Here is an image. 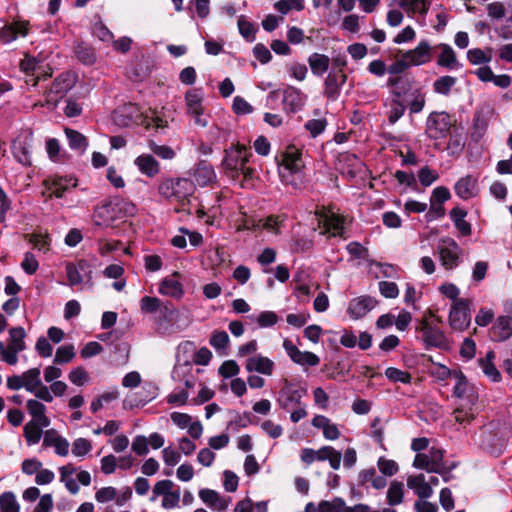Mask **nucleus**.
<instances>
[{
	"mask_svg": "<svg viewBox=\"0 0 512 512\" xmlns=\"http://www.w3.org/2000/svg\"><path fill=\"white\" fill-rule=\"evenodd\" d=\"M158 195L170 204L184 207L195 192L194 183L187 178H162L157 185Z\"/></svg>",
	"mask_w": 512,
	"mask_h": 512,
	"instance_id": "obj_1",
	"label": "nucleus"
},
{
	"mask_svg": "<svg viewBox=\"0 0 512 512\" xmlns=\"http://www.w3.org/2000/svg\"><path fill=\"white\" fill-rule=\"evenodd\" d=\"M251 155V152L245 145H237L227 149L222 162L225 174L232 179L238 178L241 174L245 180L253 179L254 169L247 166Z\"/></svg>",
	"mask_w": 512,
	"mask_h": 512,
	"instance_id": "obj_2",
	"label": "nucleus"
},
{
	"mask_svg": "<svg viewBox=\"0 0 512 512\" xmlns=\"http://www.w3.org/2000/svg\"><path fill=\"white\" fill-rule=\"evenodd\" d=\"M26 332L23 327L9 329L7 343L0 341V361L15 366L19 362V354L26 349Z\"/></svg>",
	"mask_w": 512,
	"mask_h": 512,
	"instance_id": "obj_3",
	"label": "nucleus"
},
{
	"mask_svg": "<svg viewBox=\"0 0 512 512\" xmlns=\"http://www.w3.org/2000/svg\"><path fill=\"white\" fill-rule=\"evenodd\" d=\"M456 119L444 111H434L429 114L426 121V134L430 139L445 138L455 125Z\"/></svg>",
	"mask_w": 512,
	"mask_h": 512,
	"instance_id": "obj_4",
	"label": "nucleus"
},
{
	"mask_svg": "<svg viewBox=\"0 0 512 512\" xmlns=\"http://www.w3.org/2000/svg\"><path fill=\"white\" fill-rule=\"evenodd\" d=\"M443 458V450L432 447L428 453L416 454L413 461V467L426 470L430 473H442L445 470Z\"/></svg>",
	"mask_w": 512,
	"mask_h": 512,
	"instance_id": "obj_5",
	"label": "nucleus"
},
{
	"mask_svg": "<svg viewBox=\"0 0 512 512\" xmlns=\"http://www.w3.org/2000/svg\"><path fill=\"white\" fill-rule=\"evenodd\" d=\"M470 305L469 299H461L452 303L448 321L454 331L462 332L469 327L471 322Z\"/></svg>",
	"mask_w": 512,
	"mask_h": 512,
	"instance_id": "obj_6",
	"label": "nucleus"
},
{
	"mask_svg": "<svg viewBox=\"0 0 512 512\" xmlns=\"http://www.w3.org/2000/svg\"><path fill=\"white\" fill-rule=\"evenodd\" d=\"M437 249L439 252L441 265L445 269L452 270L458 266L462 254V249L454 239L449 237L442 238L438 244Z\"/></svg>",
	"mask_w": 512,
	"mask_h": 512,
	"instance_id": "obj_7",
	"label": "nucleus"
},
{
	"mask_svg": "<svg viewBox=\"0 0 512 512\" xmlns=\"http://www.w3.org/2000/svg\"><path fill=\"white\" fill-rule=\"evenodd\" d=\"M118 205L115 200H105L96 206L93 212V222L97 226L108 227L118 219Z\"/></svg>",
	"mask_w": 512,
	"mask_h": 512,
	"instance_id": "obj_8",
	"label": "nucleus"
},
{
	"mask_svg": "<svg viewBox=\"0 0 512 512\" xmlns=\"http://www.w3.org/2000/svg\"><path fill=\"white\" fill-rule=\"evenodd\" d=\"M95 500L100 504L114 501L117 506H124L132 497L130 487H125L121 492L113 486L102 487L95 492Z\"/></svg>",
	"mask_w": 512,
	"mask_h": 512,
	"instance_id": "obj_9",
	"label": "nucleus"
},
{
	"mask_svg": "<svg viewBox=\"0 0 512 512\" xmlns=\"http://www.w3.org/2000/svg\"><path fill=\"white\" fill-rule=\"evenodd\" d=\"M305 394V389L297 388L295 384L284 379L278 402L283 409L290 410L295 405L302 403L301 399Z\"/></svg>",
	"mask_w": 512,
	"mask_h": 512,
	"instance_id": "obj_10",
	"label": "nucleus"
},
{
	"mask_svg": "<svg viewBox=\"0 0 512 512\" xmlns=\"http://www.w3.org/2000/svg\"><path fill=\"white\" fill-rule=\"evenodd\" d=\"M416 330L422 332V340L427 347L444 348L447 346L445 334L440 329L432 326L427 319H422Z\"/></svg>",
	"mask_w": 512,
	"mask_h": 512,
	"instance_id": "obj_11",
	"label": "nucleus"
},
{
	"mask_svg": "<svg viewBox=\"0 0 512 512\" xmlns=\"http://www.w3.org/2000/svg\"><path fill=\"white\" fill-rule=\"evenodd\" d=\"M283 348L290 359L298 365L314 367L320 363V358L315 353L299 350L289 339L283 341Z\"/></svg>",
	"mask_w": 512,
	"mask_h": 512,
	"instance_id": "obj_12",
	"label": "nucleus"
},
{
	"mask_svg": "<svg viewBox=\"0 0 512 512\" xmlns=\"http://www.w3.org/2000/svg\"><path fill=\"white\" fill-rule=\"evenodd\" d=\"M307 96L294 86H287L283 90V109L288 114L299 112L303 109Z\"/></svg>",
	"mask_w": 512,
	"mask_h": 512,
	"instance_id": "obj_13",
	"label": "nucleus"
},
{
	"mask_svg": "<svg viewBox=\"0 0 512 512\" xmlns=\"http://www.w3.org/2000/svg\"><path fill=\"white\" fill-rule=\"evenodd\" d=\"M244 365L248 373H258L268 377L272 376L275 370V362L262 354L249 356Z\"/></svg>",
	"mask_w": 512,
	"mask_h": 512,
	"instance_id": "obj_14",
	"label": "nucleus"
},
{
	"mask_svg": "<svg viewBox=\"0 0 512 512\" xmlns=\"http://www.w3.org/2000/svg\"><path fill=\"white\" fill-rule=\"evenodd\" d=\"M346 80L347 75L343 71L331 70L324 81V96L332 101L338 99L340 90Z\"/></svg>",
	"mask_w": 512,
	"mask_h": 512,
	"instance_id": "obj_15",
	"label": "nucleus"
},
{
	"mask_svg": "<svg viewBox=\"0 0 512 512\" xmlns=\"http://www.w3.org/2000/svg\"><path fill=\"white\" fill-rule=\"evenodd\" d=\"M406 60L410 66H421L432 60V47L427 40H422L411 50L404 52Z\"/></svg>",
	"mask_w": 512,
	"mask_h": 512,
	"instance_id": "obj_16",
	"label": "nucleus"
},
{
	"mask_svg": "<svg viewBox=\"0 0 512 512\" xmlns=\"http://www.w3.org/2000/svg\"><path fill=\"white\" fill-rule=\"evenodd\" d=\"M455 378L454 395L464 404L475 405L478 400V395L469 384L467 378L462 373L457 374Z\"/></svg>",
	"mask_w": 512,
	"mask_h": 512,
	"instance_id": "obj_17",
	"label": "nucleus"
},
{
	"mask_svg": "<svg viewBox=\"0 0 512 512\" xmlns=\"http://www.w3.org/2000/svg\"><path fill=\"white\" fill-rule=\"evenodd\" d=\"M46 187L57 198H61L65 193L77 186V179L73 177H53L45 180Z\"/></svg>",
	"mask_w": 512,
	"mask_h": 512,
	"instance_id": "obj_18",
	"label": "nucleus"
},
{
	"mask_svg": "<svg viewBox=\"0 0 512 512\" xmlns=\"http://www.w3.org/2000/svg\"><path fill=\"white\" fill-rule=\"evenodd\" d=\"M159 293L174 299L182 298L184 295V288L183 284L179 280V274L177 272L161 281Z\"/></svg>",
	"mask_w": 512,
	"mask_h": 512,
	"instance_id": "obj_19",
	"label": "nucleus"
},
{
	"mask_svg": "<svg viewBox=\"0 0 512 512\" xmlns=\"http://www.w3.org/2000/svg\"><path fill=\"white\" fill-rule=\"evenodd\" d=\"M376 304L377 301L370 296L354 298L349 303L348 313L353 319H360L371 311Z\"/></svg>",
	"mask_w": 512,
	"mask_h": 512,
	"instance_id": "obj_20",
	"label": "nucleus"
},
{
	"mask_svg": "<svg viewBox=\"0 0 512 512\" xmlns=\"http://www.w3.org/2000/svg\"><path fill=\"white\" fill-rule=\"evenodd\" d=\"M437 48L440 50L436 61L439 67L447 70H457L462 67L461 63L457 59L456 52L450 45L441 43Z\"/></svg>",
	"mask_w": 512,
	"mask_h": 512,
	"instance_id": "obj_21",
	"label": "nucleus"
},
{
	"mask_svg": "<svg viewBox=\"0 0 512 512\" xmlns=\"http://www.w3.org/2000/svg\"><path fill=\"white\" fill-rule=\"evenodd\" d=\"M43 445L54 447L55 453L62 457L67 456L69 453V442L60 436L55 429H49L44 433Z\"/></svg>",
	"mask_w": 512,
	"mask_h": 512,
	"instance_id": "obj_22",
	"label": "nucleus"
},
{
	"mask_svg": "<svg viewBox=\"0 0 512 512\" xmlns=\"http://www.w3.org/2000/svg\"><path fill=\"white\" fill-rule=\"evenodd\" d=\"M199 497L210 508L220 512L226 511L231 502L230 497H222L215 490L207 488L199 491Z\"/></svg>",
	"mask_w": 512,
	"mask_h": 512,
	"instance_id": "obj_23",
	"label": "nucleus"
},
{
	"mask_svg": "<svg viewBox=\"0 0 512 512\" xmlns=\"http://www.w3.org/2000/svg\"><path fill=\"white\" fill-rule=\"evenodd\" d=\"M134 165L146 177L154 178L160 173L159 162L150 154H141L134 160Z\"/></svg>",
	"mask_w": 512,
	"mask_h": 512,
	"instance_id": "obj_24",
	"label": "nucleus"
},
{
	"mask_svg": "<svg viewBox=\"0 0 512 512\" xmlns=\"http://www.w3.org/2000/svg\"><path fill=\"white\" fill-rule=\"evenodd\" d=\"M29 32L28 23L17 21L7 24L0 29V40L4 43H10L17 37H25Z\"/></svg>",
	"mask_w": 512,
	"mask_h": 512,
	"instance_id": "obj_25",
	"label": "nucleus"
},
{
	"mask_svg": "<svg viewBox=\"0 0 512 512\" xmlns=\"http://www.w3.org/2000/svg\"><path fill=\"white\" fill-rule=\"evenodd\" d=\"M26 408L31 416L29 422L45 427L50 425V419L46 416V406L42 402L37 399H29L26 402Z\"/></svg>",
	"mask_w": 512,
	"mask_h": 512,
	"instance_id": "obj_26",
	"label": "nucleus"
},
{
	"mask_svg": "<svg viewBox=\"0 0 512 512\" xmlns=\"http://www.w3.org/2000/svg\"><path fill=\"white\" fill-rule=\"evenodd\" d=\"M303 165L301 152L295 146H288L282 155L281 166L291 173H297Z\"/></svg>",
	"mask_w": 512,
	"mask_h": 512,
	"instance_id": "obj_27",
	"label": "nucleus"
},
{
	"mask_svg": "<svg viewBox=\"0 0 512 512\" xmlns=\"http://www.w3.org/2000/svg\"><path fill=\"white\" fill-rule=\"evenodd\" d=\"M407 486L412 489L420 499H428L433 495V489L427 482L424 474L409 476Z\"/></svg>",
	"mask_w": 512,
	"mask_h": 512,
	"instance_id": "obj_28",
	"label": "nucleus"
},
{
	"mask_svg": "<svg viewBox=\"0 0 512 512\" xmlns=\"http://www.w3.org/2000/svg\"><path fill=\"white\" fill-rule=\"evenodd\" d=\"M311 423L313 427L322 429L323 436L327 440H336L340 437V431L337 425L332 423L331 420L324 415H316Z\"/></svg>",
	"mask_w": 512,
	"mask_h": 512,
	"instance_id": "obj_29",
	"label": "nucleus"
},
{
	"mask_svg": "<svg viewBox=\"0 0 512 512\" xmlns=\"http://www.w3.org/2000/svg\"><path fill=\"white\" fill-rule=\"evenodd\" d=\"M512 336V318L500 316L492 327V339L495 341H505Z\"/></svg>",
	"mask_w": 512,
	"mask_h": 512,
	"instance_id": "obj_30",
	"label": "nucleus"
},
{
	"mask_svg": "<svg viewBox=\"0 0 512 512\" xmlns=\"http://www.w3.org/2000/svg\"><path fill=\"white\" fill-rule=\"evenodd\" d=\"M454 189L461 199H470L477 194V180L470 175L465 176L456 182Z\"/></svg>",
	"mask_w": 512,
	"mask_h": 512,
	"instance_id": "obj_31",
	"label": "nucleus"
},
{
	"mask_svg": "<svg viewBox=\"0 0 512 512\" xmlns=\"http://www.w3.org/2000/svg\"><path fill=\"white\" fill-rule=\"evenodd\" d=\"M203 93L201 89H192L185 94V104L188 114H203L204 108L202 105Z\"/></svg>",
	"mask_w": 512,
	"mask_h": 512,
	"instance_id": "obj_32",
	"label": "nucleus"
},
{
	"mask_svg": "<svg viewBox=\"0 0 512 512\" xmlns=\"http://www.w3.org/2000/svg\"><path fill=\"white\" fill-rule=\"evenodd\" d=\"M76 467L69 463L59 468L60 481L64 484L65 488L73 495L77 494L80 490L79 485L73 478L76 472Z\"/></svg>",
	"mask_w": 512,
	"mask_h": 512,
	"instance_id": "obj_33",
	"label": "nucleus"
},
{
	"mask_svg": "<svg viewBox=\"0 0 512 512\" xmlns=\"http://www.w3.org/2000/svg\"><path fill=\"white\" fill-rule=\"evenodd\" d=\"M341 459V453L334 449L332 446H324L319 450H316V460L329 461L331 468L334 470H338L340 468Z\"/></svg>",
	"mask_w": 512,
	"mask_h": 512,
	"instance_id": "obj_34",
	"label": "nucleus"
},
{
	"mask_svg": "<svg viewBox=\"0 0 512 512\" xmlns=\"http://www.w3.org/2000/svg\"><path fill=\"white\" fill-rule=\"evenodd\" d=\"M324 233H329L331 236H341L343 234L344 219L332 212L325 214L322 219Z\"/></svg>",
	"mask_w": 512,
	"mask_h": 512,
	"instance_id": "obj_35",
	"label": "nucleus"
},
{
	"mask_svg": "<svg viewBox=\"0 0 512 512\" xmlns=\"http://www.w3.org/2000/svg\"><path fill=\"white\" fill-rule=\"evenodd\" d=\"M65 134L68 139L69 147L72 150L79 152L80 154L84 153L88 147L87 138L80 132L66 128Z\"/></svg>",
	"mask_w": 512,
	"mask_h": 512,
	"instance_id": "obj_36",
	"label": "nucleus"
},
{
	"mask_svg": "<svg viewBox=\"0 0 512 512\" xmlns=\"http://www.w3.org/2000/svg\"><path fill=\"white\" fill-rule=\"evenodd\" d=\"M397 4L407 13L425 15L429 10L430 0H397Z\"/></svg>",
	"mask_w": 512,
	"mask_h": 512,
	"instance_id": "obj_37",
	"label": "nucleus"
},
{
	"mask_svg": "<svg viewBox=\"0 0 512 512\" xmlns=\"http://www.w3.org/2000/svg\"><path fill=\"white\" fill-rule=\"evenodd\" d=\"M311 71L316 76H322L329 68L330 59L327 55L313 53L308 58Z\"/></svg>",
	"mask_w": 512,
	"mask_h": 512,
	"instance_id": "obj_38",
	"label": "nucleus"
},
{
	"mask_svg": "<svg viewBox=\"0 0 512 512\" xmlns=\"http://www.w3.org/2000/svg\"><path fill=\"white\" fill-rule=\"evenodd\" d=\"M21 378L23 379L24 389L31 393L41 385L40 368L35 367L23 372Z\"/></svg>",
	"mask_w": 512,
	"mask_h": 512,
	"instance_id": "obj_39",
	"label": "nucleus"
},
{
	"mask_svg": "<svg viewBox=\"0 0 512 512\" xmlns=\"http://www.w3.org/2000/svg\"><path fill=\"white\" fill-rule=\"evenodd\" d=\"M494 358L495 353L493 351H489L485 358L479 360V364L487 377H489L494 382H498L501 378V375L493 363Z\"/></svg>",
	"mask_w": 512,
	"mask_h": 512,
	"instance_id": "obj_40",
	"label": "nucleus"
},
{
	"mask_svg": "<svg viewBox=\"0 0 512 512\" xmlns=\"http://www.w3.org/2000/svg\"><path fill=\"white\" fill-rule=\"evenodd\" d=\"M467 212L461 208H453L450 211V217L454 222L456 228L464 236L471 234V225L465 220Z\"/></svg>",
	"mask_w": 512,
	"mask_h": 512,
	"instance_id": "obj_41",
	"label": "nucleus"
},
{
	"mask_svg": "<svg viewBox=\"0 0 512 512\" xmlns=\"http://www.w3.org/2000/svg\"><path fill=\"white\" fill-rule=\"evenodd\" d=\"M44 428L46 427L35 424L34 422H27L25 424L23 434L29 446L35 445L40 441Z\"/></svg>",
	"mask_w": 512,
	"mask_h": 512,
	"instance_id": "obj_42",
	"label": "nucleus"
},
{
	"mask_svg": "<svg viewBox=\"0 0 512 512\" xmlns=\"http://www.w3.org/2000/svg\"><path fill=\"white\" fill-rule=\"evenodd\" d=\"M85 268V263L80 261L78 264L67 263L65 270L68 279V283L70 286L79 285L83 282V277L81 272Z\"/></svg>",
	"mask_w": 512,
	"mask_h": 512,
	"instance_id": "obj_43",
	"label": "nucleus"
},
{
	"mask_svg": "<svg viewBox=\"0 0 512 512\" xmlns=\"http://www.w3.org/2000/svg\"><path fill=\"white\" fill-rule=\"evenodd\" d=\"M457 78L450 76V75H444L439 78H437L433 83V90L435 93L440 95L447 96L451 89L456 85Z\"/></svg>",
	"mask_w": 512,
	"mask_h": 512,
	"instance_id": "obj_44",
	"label": "nucleus"
},
{
	"mask_svg": "<svg viewBox=\"0 0 512 512\" xmlns=\"http://www.w3.org/2000/svg\"><path fill=\"white\" fill-rule=\"evenodd\" d=\"M404 484L402 482H391L387 491V502L391 506L399 505L403 501Z\"/></svg>",
	"mask_w": 512,
	"mask_h": 512,
	"instance_id": "obj_45",
	"label": "nucleus"
},
{
	"mask_svg": "<svg viewBox=\"0 0 512 512\" xmlns=\"http://www.w3.org/2000/svg\"><path fill=\"white\" fill-rule=\"evenodd\" d=\"M1 512H19L20 506L13 492L7 491L0 495Z\"/></svg>",
	"mask_w": 512,
	"mask_h": 512,
	"instance_id": "obj_46",
	"label": "nucleus"
},
{
	"mask_svg": "<svg viewBox=\"0 0 512 512\" xmlns=\"http://www.w3.org/2000/svg\"><path fill=\"white\" fill-rule=\"evenodd\" d=\"M472 406L473 405L461 403L460 406L457 407L453 412L455 421L461 425L469 424L474 419Z\"/></svg>",
	"mask_w": 512,
	"mask_h": 512,
	"instance_id": "obj_47",
	"label": "nucleus"
},
{
	"mask_svg": "<svg viewBox=\"0 0 512 512\" xmlns=\"http://www.w3.org/2000/svg\"><path fill=\"white\" fill-rule=\"evenodd\" d=\"M284 218L282 216L270 215L265 219L259 220V225L266 231L278 234L283 226Z\"/></svg>",
	"mask_w": 512,
	"mask_h": 512,
	"instance_id": "obj_48",
	"label": "nucleus"
},
{
	"mask_svg": "<svg viewBox=\"0 0 512 512\" xmlns=\"http://www.w3.org/2000/svg\"><path fill=\"white\" fill-rule=\"evenodd\" d=\"M76 355L75 348L72 344L63 345L57 348L54 357V363L65 364L71 362Z\"/></svg>",
	"mask_w": 512,
	"mask_h": 512,
	"instance_id": "obj_49",
	"label": "nucleus"
},
{
	"mask_svg": "<svg viewBox=\"0 0 512 512\" xmlns=\"http://www.w3.org/2000/svg\"><path fill=\"white\" fill-rule=\"evenodd\" d=\"M215 178L214 170L208 165H199L195 171V179L199 185L205 186Z\"/></svg>",
	"mask_w": 512,
	"mask_h": 512,
	"instance_id": "obj_50",
	"label": "nucleus"
},
{
	"mask_svg": "<svg viewBox=\"0 0 512 512\" xmlns=\"http://www.w3.org/2000/svg\"><path fill=\"white\" fill-rule=\"evenodd\" d=\"M345 508V501L336 497L331 501H321L318 504L319 512H342Z\"/></svg>",
	"mask_w": 512,
	"mask_h": 512,
	"instance_id": "obj_51",
	"label": "nucleus"
},
{
	"mask_svg": "<svg viewBox=\"0 0 512 512\" xmlns=\"http://www.w3.org/2000/svg\"><path fill=\"white\" fill-rule=\"evenodd\" d=\"M385 376L392 382H401L404 384L411 382V374L407 371L395 367H389L385 370Z\"/></svg>",
	"mask_w": 512,
	"mask_h": 512,
	"instance_id": "obj_52",
	"label": "nucleus"
},
{
	"mask_svg": "<svg viewBox=\"0 0 512 512\" xmlns=\"http://www.w3.org/2000/svg\"><path fill=\"white\" fill-rule=\"evenodd\" d=\"M151 152L164 160H171L175 157V151L167 145H158L154 141H150L148 145Z\"/></svg>",
	"mask_w": 512,
	"mask_h": 512,
	"instance_id": "obj_53",
	"label": "nucleus"
},
{
	"mask_svg": "<svg viewBox=\"0 0 512 512\" xmlns=\"http://www.w3.org/2000/svg\"><path fill=\"white\" fill-rule=\"evenodd\" d=\"M229 342V336L225 331H214L209 341L210 345L217 351L226 349Z\"/></svg>",
	"mask_w": 512,
	"mask_h": 512,
	"instance_id": "obj_54",
	"label": "nucleus"
},
{
	"mask_svg": "<svg viewBox=\"0 0 512 512\" xmlns=\"http://www.w3.org/2000/svg\"><path fill=\"white\" fill-rule=\"evenodd\" d=\"M304 127L310 135L315 138L325 131L327 127V120L324 118L311 119L305 123Z\"/></svg>",
	"mask_w": 512,
	"mask_h": 512,
	"instance_id": "obj_55",
	"label": "nucleus"
},
{
	"mask_svg": "<svg viewBox=\"0 0 512 512\" xmlns=\"http://www.w3.org/2000/svg\"><path fill=\"white\" fill-rule=\"evenodd\" d=\"M91 450L92 444L86 438H77L72 444V454L76 457H84Z\"/></svg>",
	"mask_w": 512,
	"mask_h": 512,
	"instance_id": "obj_56",
	"label": "nucleus"
},
{
	"mask_svg": "<svg viewBox=\"0 0 512 512\" xmlns=\"http://www.w3.org/2000/svg\"><path fill=\"white\" fill-rule=\"evenodd\" d=\"M174 483L171 480H160L155 483L150 501L154 502L159 496H164L172 491Z\"/></svg>",
	"mask_w": 512,
	"mask_h": 512,
	"instance_id": "obj_57",
	"label": "nucleus"
},
{
	"mask_svg": "<svg viewBox=\"0 0 512 512\" xmlns=\"http://www.w3.org/2000/svg\"><path fill=\"white\" fill-rule=\"evenodd\" d=\"M467 58L473 65L485 64L491 61V55L486 54L480 48L470 49L467 52Z\"/></svg>",
	"mask_w": 512,
	"mask_h": 512,
	"instance_id": "obj_58",
	"label": "nucleus"
},
{
	"mask_svg": "<svg viewBox=\"0 0 512 512\" xmlns=\"http://www.w3.org/2000/svg\"><path fill=\"white\" fill-rule=\"evenodd\" d=\"M377 466H378L380 472L384 476H388V477L395 475L399 470V466L394 460L385 459L383 457L379 458V460L377 462Z\"/></svg>",
	"mask_w": 512,
	"mask_h": 512,
	"instance_id": "obj_59",
	"label": "nucleus"
},
{
	"mask_svg": "<svg viewBox=\"0 0 512 512\" xmlns=\"http://www.w3.org/2000/svg\"><path fill=\"white\" fill-rule=\"evenodd\" d=\"M465 146L463 137L460 134H451L447 144L449 155H459Z\"/></svg>",
	"mask_w": 512,
	"mask_h": 512,
	"instance_id": "obj_60",
	"label": "nucleus"
},
{
	"mask_svg": "<svg viewBox=\"0 0 512 512\" xmlns=\"http://www.w3.org/2000/svg\"><path fill=\"white\" fill-rule=\"evenodd\" d=\"M275 8L282 14H287L291 9L302 10L304 8L303 0H279L275 3Z\"/></svg>",
	"mask_w": 512,
	"mask_h": 512,
	"instance_id": "obj_61",
	"label": "nucleus"
},
{
	"mask_svg": "<svg viewBox=\"0 0 512 512\" xmlns=\"http://www.w3.org/2000/svg\"><path fill=\"white\" fill-rule=\"evenodd\" d=\"M405 105L399 100H393L388 111V121L390 124H395L405 112Z\"/></svg>",
	"mask_w": 512,
	"mask_h": 512,
	"instance_id": "obj_62",
	"label": "nucleus"
},
{
	"mask_svg": "<svg viewBox=\"0 0 512 512\" xmlns=\"http://www.w3.org/2000/svg\"><path fill=\"white\" fill-rule=\"evenodd\" d=\"M240 371L239 365L234 360L224 361L219 367V374L224 378L236 376Z\"/></svg>",
	"mask_w": 512,
	"mask_h": 512,
	"instance_id": "obj_63",
	"label": "nucleus"
},
{
	"mask_svg": "<svg viewBox=\"0 0 512 512\" xmlns=\"http://www.w3.org/2000/svg\"><path fill=\"white\" fill-rule=\"evenodd\" d=\"M68 378L74 385L83 386L88 381L89 376L86 370L79 366L70 371Z\"/></svg>",
	"mask_w": 512,
	"mask_h": 512,
	"instance_id": "obj_64",
	"label": "nucleus"
}]
</instances>
